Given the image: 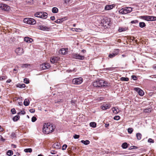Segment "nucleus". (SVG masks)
<instances>
[{"mask_svg": "<svg viewBox=\"0 0 156 156\" xmlns=\"http://www.w3.org/2000/svg\"><path fill=\"white\" fill-rule=\"evenodd\" d=\"M55 59V58L53 57L51 58L50 59V61L52 63H54L55 62H56Z\"/></svg>", "mask_w": 156, "mask_h": 156, "instance_id": "obj_34", "label": "nucleus"}, {"mask_svg": "<svg viewBox=\"0 0 156 156\" xmlns=\"http://www.w3.org/2000/svg\"><path fill=\"white\" fill-rule=\"evenodd\" d=\"M68 50V49L67 48H62L59 50V52L60 54H61L62 55H66L67 54Z\"/></svg>", "mask_w": 156, "mask_h": 156, "instance_id": "obj_12", "label": "nucleus"}, {"mask_svg": "<svg viewBox=\"0 0 156 156\" xmlns=\"http://www.w3.org/2000/svg\"><path fill=\"white\" fill-rule=\"evenodd\" d=\"M0 140L2 141L4 140H5L1 135H0Z\"/></svg>", "mask_w": 156, "mask_h": 156, "instance_id": "obj_58", "label": "nucleus"}, {"mask_svg": "<svg viewBox=\"0 0 156 156\" xmlns=\"http://www.w3.org/2000/svg\"><path fill=\"white\" fill-rule=\"evenodd\" d=\"M120 119V117L119 116L116 115L114 116V119L115 120H118Z\"/></svg>", "mask_w": 156, "mask_h": 156, "instance_id": "obj_37", "label": "nucleus"}, {"mask_svg": "<svg viewBox=\"0 0 156 156\" xmlns=\"http://www.w3.org/2000/svg\"><path fill=\"white\" fill-rule=\"evenodd\" d=\"M23 22L24 23L34 25L36 23L35 20L31 18H25L24 19Z\"/></svg>", "mask_w": 156, "mask_h": 156, "instance_id": "obj_3", "label": "nucleus"}, {"mask_svg": "<svg viewBox=\"0 0 156 156\" xmlns=\"http://www.w3.org/2000/svg\"><path fill=\"white\" fill-rule=\"evenodd\" d=\"M30 112L31 113H34L35 112V110L34 109H31L30 110Z\"/></svg>", "mask_w": 156, "mask_h": 156, "instance_id": "obj_52", "label": "nucleus"}, {"mask_svg": "<svg viewBox=\"0 0 156 156\" xmlns=\"http://www.w3.org/2000/svg\"><path fill=\"white\" fill-rule=\"evenodd\" d=\"M90 126L94 128L96 126V123L94 122H90Z\"/></svg>", "mask_w": 156, "mask_h": 156, "instance_id": "obj_31", "label": "nucleus"}, {"mask_svg": "<svg viewBox=\"0 0 156 156\" xmlns=\"http://www.w3.org/2000/svg\"><path fill=\"white\" fill-rule=\"evenodd\" d=\"M114 109V110H113V113L115 114H117L119 112V110L118 108H116L114 107L112 108V109Z\"/></svg>", "mask_w": 156, "mask_h": 156, "instance_id": "obj_26", "label": "nucleus"}, {"mask_svg": "<svg viewBox=\"0 0 156 156\" xmlns=\"http://www.w3.org/2000/svg\"><path fill=\"white\" fill-rule=\"evenodd\" d=\"M13 154V152L12 150H9L7 152V154L8 156H11Z\"/></svg>", "mask_w": 156, "mask_h": 156, "instance_id": "obj_28", "label": "nucleus"}, {"mask_svg": "<svg viewBox=\"0 0 156 156\" xmlns=\"http://www.w3.org/2000/svg\"><path fill=\"white\" fill-rule=\"evenodd\" d=\"M122 147L123 149H126L128 147V144L126 143H124L122 145Z\"/></svg>", "mask_w": 156, "mask_h": 156, "instance_id": "obj_25", "label": "nucleus"}, {"mask_svg": "<svg viewBox=\"0 0 156 156\" xmlns=\"http://www.w3.org/2000/svg\"><path fill=\"white\" fill-rule=\"evenodd\" d=\"M71 102L72 105H76V104L75 103V101H74L73 100H72L71 101Z\"/></svg>", "mask_w": 156, "mask_h": 156, "instance_id": "obj_48", "label": "nucleus"}, {"mask_svg": "<svg viewBox=\"0 0 156 156\" xmlns=\"http://www.w3.org/2000/svg\"><path fill=\"white\" fill-rule=\"evenodd\" d=\"M117 55V53H112L111 54H110L109 55L108 57L110 58H112L115 56Z\"/></svg>", "mask_w": 156, "mask_h": 156, "instance_id": "obj_22", "label": "nucleus"}, {"mask_svg": "<svg viewBox=\"0 0 156 156\" xmlns=\"http://www.w3.org/2000/svg\"><path fill=\"white\" fill-rule=\"evenodd\" d=\"M146 26V24L144 22H141L139 23V26L141 28H143Z\"/></svg>", "mask_w": 156, "mask_h": 156, "instance_id": "obj_27", "label": "nucleus"}, {"mask_svg": "<svg viewBox=\"0 0 156 156\" xmlns=\"http://www.w3.org/2000/svg\"><path fill=\"white\" fill-rule=\"evenodd\" d=\"M136 136L138 140H140L141 138L142 135L141 133H136Z\"/></svg>", "mask_w": 156, "mask_h": 156, "instance_id": "obj_24", "label": "nucleus"}, {"mask_svg": "<svg viewBox=\"0 0 156 156\" xmlns=\"http://www.w3.org/2000/svg\"><path fill=\"white\" fill-rule=\"evenodd\" d=\"M0 8L5 11H8L10 9V7L8 5L1 3H0Z\"/></svg>", "mask_w": 156, "mask_h": 156, "instance_id": "obj_8", "label": "nucleus"}, {"mask_svg": "<svg viewBox=\"0 0 156 156\" xmlns=\"http://www.w3.org/2000/svg\"><path fill=\"white\" fill-rule=\"evenodd\" d=\"M52 12L54 13H57L58 11V9L55 7H54L52 8Z\"/></svg>", "mask_w": 156, "mask_h": 156, "instance_id": "obj_23", "label": "nucleus"}, {"mask_svg": "<svg viewBox=\"0 0 156 156\" xmlns=\"http://www.w3.org/2000/svg\"><path fill=\"white\" fill-rule=\"evenodd\" d=\"M6 79V77L5 76H1L0 77V80H2Z\"/></svg>", "mask_w": 156, "mask_h": 156, "instance_id": "obj_49", "label": "nucleus"}, {"mask_svg": "<svg viewBox=\"0 0 156 156\" xmlns=\"http://www.w3.org/2000/svg\"><path fill=\"white\" fill-rule=\"evenodd\" d=\"M111 105L110 104H104L101 106V108L103 110H106L110 108Z\"/></svg>", "mask_w": 156, "mask_h": 156, "instance_id": "obj_13", "label": "nucleus"}, {"mask_svg": "<svg viewBox=\"0 0 156 156\" xmlns=\"http://www.w3.org/2000/svg\"><path fill=\"white\" fill-rule=\"evenodd\" d=\"M70 0H64V1L65 3H67L69 2Z\"/></svg>", "mask_w": 156, "mask_h": 156, "instance_id": "obj_57", "label": "nucleus"}, {"mask_svg": "<svg viewBox=\"0 0 156 156\" xmlns=\"http://www.w3.org/2000/svg\"><path fill=\"white\" fill-rule=\"evenodd\" d=\"M153 68L154 69H156V65H154Z\"/></svg>", "mask_w": 156, "mask_h": 156, "instance_id": "obj_64", "label": "nucleus"}, {"mask_svg": "<svg viewBox=\"0 0 156 156\" xmlns=\"http://www.w3.org/2000/svg\"><path fill=\"white\" fill-rule=\"evenodd\" d=\"M72 55L73 58L75 59L83 60L84 58V56L76 53L73 54Z\"/></svg>", "mask_w": 156, "mask_h": 156, "instance_id": "obj_7", "label": "nucleus"}, {"mask_svg": "<svg viewBox=\"0 0 156 156\" xmlns=\"http://www.w3.org/2000/svg\"><path fill=\"white\" fill-rule=\"evenodd\" d=\"M64 19L65 18H62L59 19V20H60V22H61V23L65 20Z\"/></svg>", "mask_w": 156, "mask_h": 156, "instance_id": "obj_53", "label": "nucleus"}, {"mask_svg": "<svg viewBox=\"0 0 156 156\" xmlns=\"http://www.w3.org/2000/svg\"><path fill=\"white\" fill-rule=\"evenodd\" d=\"M78 29H77V28H73L72 29V30L73 31H76V32H78Z\"/></svg>", "mask_w": 156, "mask_h": 156, "instance_id": "obj_55", "label": "nucleus"}, {"mask_svg": "<svg viewBox=\"0 0 156 156\" xmlns=\"http://www.w3.org/2000/svg\"><path fill=\"white\" fill-rule=\"evenodd\" d=\"M130 148V149H136L137 148V147L136 146H132Z\"/></svg>", "mask_w": 156, "mask_h": 156, "instance_id": "obj_47", "label": "nucleus"}, {"mask_svg": "<svg viewBox=\"0 0 156 156\" xmlns=\"http://www.w3.org/2000/svg\"><path fill=\"white\" fill-rule=\"evenodd\" d=\"M134 90L136 91L140 95L143 96L144 95V93L143 91L140 88L138 87L134 89Z\"/></svg>", "mask_w": 156, "mask_h": 156, "instance_id": "obj_10", "label": "nucleus"}, {"mask_svg": "<svg viewBox=\"0 0 156 156\" xmlns=\"http://www.w3.org/2000/svg\"><path fill=\"white\" fill-rule=\"evenodd\" d=\"M132 10L131 8L127 7L121 9L119 11V12L122 14H126L131 12Z\"/></svg>", "mask_w": 156, "mask_h": 156, "instance_id": "obj_4", "label": "nucleus"}, {"mask_svg": "<svg viewBox=\"0 0 156 156\" xmlns=\"http://www.w3.org/2000/svg\"><path fill=\"white\" fill-rule=\"evenodd\" d=\"M148 142L152 143H153L154 142V140L151 138H149L148 140Z\"/></svg>", "mask_w": 156, "mask_h": 156, "instance_id": "obj_46", "label": "nucleus"}, {"mask_svg": "<svg viewBox=\"0 0 156 156\" xmlns=\"http://www.w3.org/2000/svg\"><path fill=\"white\" fill-rule=\"evenodd\" d=\"M50 153L51 154H54L57 153V151L54 150H51V151Z\"/></svg>", "mask_w": 156, "mask_h": 156, "instance_id": "obj_44", "label": "nucleus"}, {"mask_svg": "<svg viewBox=\"0 0 156 156\" xmlns=\"http://www.w3.org/2000/svg\"><path fill=\"white\" fill-rule=\"evenodd\" d=\"M21 114L24 115L25 114V112L24 111H21Z\"/></svg>", "mask_w": 156, "mask_h": 156, "instance_id": "obj_59", "label": "nucleus"}, {"mask_svg": "<svg viewBox=\"0 0 156 156\" xmlns=\"http://www.w3.org/2000/svg\"><path fill=\"white\" fill-rule=\"evenodd\" d=\"M20 118V116L18 115H16L13 117L12 119L14 121L16 122Z\"/></svg>", "mask_w": 156, "mask_h": 156, "instance_id": "obj_21", "label": "nucleus"}, {"mask_svg": "<svg viewBox=\"0 0 156 156\" xmlns=\"http://www.w3.org/2000/svg\"><path fill=\"white\" fill-rule=\"evenodd\" d=\"M37 120L36 117L35 116H33L31 119V121L32 122H35Z\"/></svg>", "mask_w": 156, "mask_h": 156, "instance_id": "obj_39", "label": "nucleus"}, {"mask_svg": "<svg viewBox=\"0 0 156 156\" xmlns=\"http://www.w3.org/2000/svg\"><path fill=\"white\" fill-rule=\"evenodd\" d=\"M3 130V128L0 126V131H2Z\"/></svg>", "mask_w": 156, "mask_h": 156, "instance_id": "obj_60", "label": "nucleus"}, {"mask_svg": "<svg viewBox=\"0 0 156 156\" xmlns=\"http://www.w3.org/2000/svg\"><path fill=\"white\" fill-rule=\"evenodd\" d=\"M51 19L52 20H55V17L54 16H52L50 17Z\"/></svg>", "mask_w": 156, "mask_h": 156, "instance_id": "obj_56", "label": "nucleus"}, {"mask_svg": "<svg viewBox=\"0 0 156 156\" xmlns=\"http://www.w3.org/2000/svg\"><path fill=\"white\" fill-rule=\"evenodd\" d=\"M54 127L50 123H45L43 128V132L45 134H49L53 131Z\"/></svg>", "mask_w": 156, "mask_h": 156, "instance_id": "obj_1", "label": "nucleus"}, {"mask_svg": "<svg viewBox=\"0 0 156 156\" xmlns=\"http://www.w3.org/2000/svg\"><path fill=\"white\" fill-rule=\"evenodd\" d=\"M82 82V78L81 77L74 78L72 81V82L73 84L76 85L81 84Z\"/></svg>", "mask_w": 156, "mask_h": 156, "instance_id": "obj_6", "label": "nucleus"}, {"mask_svg": "<svg viewBox=\"0 0 156 156\" xmlns=\"http://www.w3.org/2000/svg\"><path fill=\"white\" fill-rule=\"evenodd\" d=\"M26 87V85L24 84H19L17 85V87L20 88H24Z\"/></svg>", "mask_w": 156, "mask_h": 156, "instance_id": "obj_32", "label": "nucleus"}, {"mask_svg": "<svg viewBox=\"0 0 156 156\" xmlns=\"http://www.w3.org/2000/svg\"><path fill=\"white\" fill-rule=\"evenodd\" d=\"M125 30L124 28H120L119 29V32H122L125 31Z\"/></svg>", "mask_w": 156, "mask_h": 156, "instance_id": "obj_40", "label": "nucleus"}, {"mask_svg": "<svg viewBox=\"0 0 156 156\" xmlns=\"http://www.w3.org/2000/svg\"><path fill=\"white\" fill-rule=\"evenodd\" d=\"M11 112L12 114L16 113V111L15 108H12L11 110Z\"/></svg>", "mask_w": 156, "mask_h": 156, "instance_id": "obj_41", "label": "nucleus"}, {"mask_svg": "<svg viewBox=\"0 0 156 156\" xmlns=\"http://www.w3.org/2000/svg\"><path fill=\"white\" fill-rule=\"evenodd\" d=\"M11 81V80H8L7 81H6V82L7 83H10Z\"/></svg>", "mask_w": 156, "mask_h": 156, "instance_id": "obj_63", "label": "nucleus"}, {"mask_svg": "<svg viewBox=\"0 0 156 156\" xmlns=\"http://www.w3.org/2000/svg\"><path fill=\"white\" fill-rule=\"evenodd\" d=\"M114 7V5H106L105 7V9L106 10H110L113 9Z\"/></svg>", "mask_w": 156, "mask_h": 156, "instance_id": "obj_16", "label": "nucleus"}, {"mask_svg": "<svg viewBox=\"0 0 156 156\" xmlns=\"http://www.w3.org/2000/svg\"><path fill=\"white\" fill-rule=\"evenodd\" d=\"M67 147V145L66 144H64L62 146V150H65Z\"/></svg>", "mask_w": 156, "mask_h": 156, "instance_id": "obj_45", "label": "nucleus"}, {"mask_svg": "<svg viewBox=\"0 0 156 156\" xmlns=\"http://www.w3.org/2000/svg\"><path fill=\"white\" fill-rule=\"evenodd\" d=\"M38 29L42 30H46L48 31L49 30V28L44 26H39L38 27Z\"/></svg>", "mask_w": 156, "mask_h": 156, "instance_id": "obj_14", "label": "nucleus"}, {"mask_svg": "<svg viewBox=\"0 0 156 156\" xmlns=\"http://www.w3.org/2000/svg\"><path fill=\"white\" fill-rule=\"evenodd\" d=\"M11 136L14 137L15 136V134L14 133H12L11 134Z\"/></svg>", "mask_w": 156, "mask_h": 156, "instance_id": "obj_61", "label": "nucleus"}, {"mask_svg": "<svg viewBox=\"0 0 156 156\" xmlns=\"http://www.w3.org/2000/svg\"><path fill=\"white\" fill-rule=\"evenodd\" d=\"M30 66V65L29 64H23L21 65V67L22 68H27L29 66Z\"/></svg>", "mask_w": 156, "mask_h": 156, "instance_id": "obj_30", "label": "nucleus"}, {"mask_svg": "<svg viewBox=\"0 0 156 156\" xmlns=\"http://www.w3.org/2000/svg\"><path fill=\"white\" fill-rule=\"evenodd\" d=\"M103 80H98L94 82L93 83V85L94 87H102V83Z\"/></svg>", "mask_w": 156, "mask_h": 156, "instance_id": "obj_5", "label": "nucleus"}, {"mask_svg": "<svg viewBox=\"0 0 156 156\" xmlns=\"http://www.w3.org/2000/svg\"><path fill=\"white\" fill-rule=\"evenodd\" d=\"M32 149L31 148L25 149L24 150V151L25 152H32Z\"/></svg>", "mask_w": 156, "mask_h": 156, "instance_id": "obj_33", "label": "nucleus"}, {"mask_svg": "<svg viewBox=\"0 0 156 156\" xmlns=\"http://www.w3.org/2000/svg\"><path fill=\"white\" fill-rule=\"evenodd\" d=\"M147 16H141V18L146 20H147Z\"/></svg>", "mask_w": 156, "mask_h": 156, "instance_id": "obj_50", "label": "nucleus"}, {"mask_svg": "<svg viewBox=\"0 0 156 156\" xmlns=\"http://www.w3.org/2000/svg\"><path fill=\"white\" fill-rule=\"evenodd\" d=\"M48 14L46 12H38L34 14L35 17L41 18L46 19L47 17Z\"/></svg>", "mask_w": 156, "mask_h": 156, "instance_id": "obj_2", "label": "nucleus"}, {"mask_svg": "<svg viewBox=\"0 0 156 156\" xmlns=\"http://www.w3.org/2000/svg\"><path fill=\"white\" fill-rule=\"evenodd\" d=\"M132 78L134 80H136L137 79L136 76L134 75L132 76Z\"/></svg>", "mask_w": 156, "mask_h": 156, "instance_id": "obj_51", "label": "nucleus"}, {"mask_svg": "<svg viewBox=\"0 0 156 156\" xmlns=\"http://www.w3.org/2000/svg\"><path fill=\"white\" fill-rule=\"evenodd\" d=\"M53 147L55 148H59L60 147V146L59 144L57 143V144H55L53 145Z\"/></svg>", "mask_w": 156, "mask_h": 156, "instance_id": "obj_29", "label": "nucleus"}, {"mask_svg": "<svg viewBox=\"0 0 156 156\" xmlns=\"http://www.w3.org/2000/svg\"><path fill=\"white\" fill-rule=\"evenodd\" d=\"M121 80L122 81H127L129 80V78L127 77H122L121 78Z\"/></svg>", "mask_w": 156, "mask_h": 156, "instance_id": "obj_35", "label": "nucleus"}, {"mask_svg": "<svg viewBox=\"0 0 156 156\" xmlns=\"http://www.w3.org/2000/svg\"><path fill=\"white\" fill-rule=\"evenodd\" d=\"M81 142L83 143L85 145H87L89 144L90 143V141L88 140H82L81 141Z\"/></svg>", "mask_w": 156, "mask_h": 156, "instance_id": "obj_20", "label": "nucleus"}, {"mask_svg": "<svg viewBox=\"0 0 156 156\" xmlns=\"http://www.w3.org/2000/svg\"><path fill=\"white\" fill-rule=\"evenodd\" d=\"M15 52L18 55H21L23 53V48H18L15 50Z\"/></svg>", "mask_w": 156, "mask_h": 156, "instance_id": "obj_9", "label": "nucleus"}, {"mask_svg": "<svg viewBox=\"0 0 156 156\" xmlns=\"http://www.w3.org/2000/svg\"><path fill=\"white\" fill-rule=\"evenodd\" d=\"M105 126L106 127H107L109 126V124H106L105 125Z\"/></svg>", "mask_w": 156, "mask_h": 156, "instance_id": "obj_62", "label": "nucleus"}, {"mask_svg": "<svg viewBox=\"0 0 156 156\" xmlns=\"http://www.w3.org/2000/svg\"><path fill=\"white\" fill-rule=\"evenodd\" d=\"M103 83H102V87L105 86H109V83L107 81H105L103 80Z\"/></svg>", "mask_w": 156, "mask_h": 156, "instance_id": "obj_19", "label": "nucleus"}, {"mask_svg": "<svg viewBox=\"0 0 156 156\" xmlns=\"http://www.w3.org/2000/svg\"><path fill=\"white\" fill-rule=\"evenodd\" d=\"M156 20V17L154 16H147V21H153Z\"/></svg>", "mask_w": 156, "mask_h": 156, "instance_id": "obj_15", "label": "nucleus"}, {"mask_svg": "<svg viewBox=\"0 0 156 156\" xmlns=\"http://www.w3.org/2000/svg\"><path fill=\"white\" fill-rule=\"evenodd\" d=\"M24 82L26 83H29V80L25 78L24 79Z\"/></svg>", "mask_w": 156, "mask_h": 156, "instance_id": "obj_38", "label": "nucleus"}, {"mask_svg": "<svg viewBox=\"0 0 156 156\" xmlns=\"http://www.w3.org/2000/svg\"><path fill=\"white\" fill-rule=\"evenodd\" d=\"M41 66L42 69H48L50 67V66L48 63H45L42 64L41 65Z\"/></svg>", "mask_w": 156, "mask_h": 156, "instance_id": "obj_11", "label": "nucleus"}, {"mask_svg": "<svg viewBox=\"0 0 156 156\" xmlns=\"http://www.w3.org/2000/svg\"><path fill=\"white\" fill-rule=\"evenodd\" d=\"M55 22L56 23H61V22H60V20H59V19H58L57 20H56L55 21Z\"/></svg>", "mask_w": 156, "mask_h": 156, "instance_id": "obj_54", "label": "nucleus"}, {"mask_svg": "<svg viewBox=\"0 0 156 156\" xmlns=\"http://www.w3.org/2000/svg\"><path fill=\"white\" fill-rule=\"evenodd\" d=\"M24 41L28 43H30L33 40L32 38H29L28 37H25L24 38Z\"/></svg>", "mask_w": 156, "mask_h": 156, "instance_id": "obj_17", "label": "nucleus"}, {"mask_svg": "<svg viewBox=\"0 0 156 156\" xmlns=\"http://www.w3.org/2000/svg\"><path fill=\"white\" fill-rule=\"evenodd\" d=\"M73 137L75 139H78L79 138L80 136L79 135L75 134L73 136Z\"/></svg>", "mask_w": 156, "mask_h": 156, "instance_id": "obj_43", "label": "nucleus"}, {"mask_svg": "<svg viewBox=\"0 0 156 156\" xmlns=\"http://www.w3.org/2000/svg\"><path fill=\"white\" fill-rule=\"evenodd\" d=\"M30 102L29 99H26L24 100L23 102L24 105L25 106H27L29 104Z\"/></svg>", "mask_w": 156, "mask_h": 156, "instance_id": "obj_18", "label": "nucleus"}, {"mask_svg": "<svg viewBox=\"0 0 156 156\" xmlns=\"http://www.w3.org/2000/svg\"><path fill=\"white\" fill-rule=\"evenodd\" d=\"M138 20H135L132 21L131 22V23L132 24L136 23H138Z\"/></svg>", "mask_w": 156, "mask_h": 156, "instance_id": "obj_42", "label": "nucleus"}, {"mask_svg": "<svg viewBox=\"0 0 156 156\" xmlns=\"http://www.w3.org/2000/svg\"><path fill=\"white\" fill-rule=\"evenodd\" d=\"M133 131V129L132 128H129L128 129V132L129 133H131Z\"/></svg>", "mask_w": 156, "mask_h": 156, "instance_id": "obj_36", "label": "nucleus"}]
</instances>
